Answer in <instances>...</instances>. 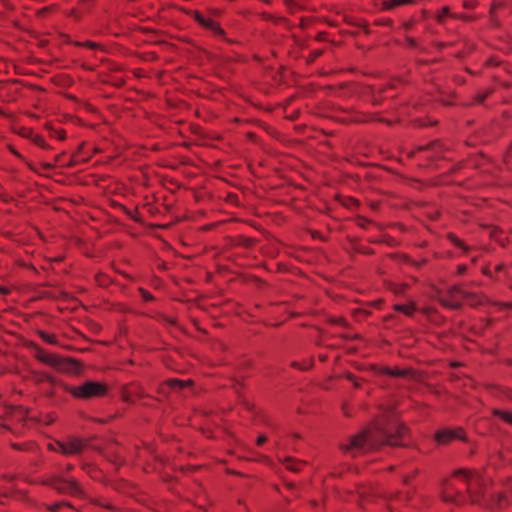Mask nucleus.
Instances as JSON below:
<instances>
[{"mask_svg":"<svg viewBox=\"0 0 512 512\" xmlns=\"http://www.w3.org/2000/svg\"><path fill=\"white\" fill-rule=\"evenodd\" d=\"M41 338H42L44 341H46L47 343H50V344L55 343V339H54V337H53V336H51V335H48V334H46V333H43V332H42V333H41Z\"/></svg>","mask_w":512,"mask_h":512,"instance_id":"aec40b11","label":"nucleus"},{"mask_svg":"<svg viewBox=\"0 0 512 512\" xmlns=\"http://www.w3.org/2000/svg\"><path fill=\"white\" fill-rule=\"evenodd\" d=\"M36 358L39 361L64 372H76L79 370V365L77 362L73 360L61 359L58 356L48 354L43 350H38L36 352Z\"/></svg>","mask_w":512,"mask_h":512,"instance_id":"20e7f679","label":"nucleus"},{"mask_svg":"<svg viewBox=\"0 0 512 512\" xmlns=\"http://www.w3.org/2000/svg\"><path fill=\"white\" fill-rule=\"evenodd\" d=\"M493 501L497 507L502 508L507 503L506 495L498 494L493 498Z\"/></svg>","mask_w":512,"mask_h":512,"instance_id":"f3484780","label":"nucleus"},{"mask_svg":"<svg viewBox=\"0 0 512 512\" xmlns=\"http://www.w3.org/2000/svg\"><path fill=\"white\" fill-rule=\"evenodd\" d=\"M468 294H469V297H463L462 300L467 301V303L473 307L480 304L481 301L477 295L469 293V292H468Z\"/></svg>","mask_w":512,"mask_h":512,"instance_id":"dca6fc26","label":"nucleus"},{"mask_svg":"<svg viewBox=\"0 0 512 512\" xmlns=\"http://www.w3.org/2000/svg\"><path fill=\"white\" fill-rule=\"evenodd\" d=\"M412 0H383L382 6L385 10H391L401 5L409 4Z\"/></svg>","mask_w":512,"mask_h":512,"instance_id":"f8f14e48","label":"nucleus"},{"mask_svg":"<svg viewBox=\"0 0 512 512\" xmlns=\"http://www.w3.org/2000/svg\"><path fill=\"white\" fill-rule=\"evenodd\" d=\"M493 413H494V415L503 419L505 422L512 424V413L501 411V410H494Z\"/></svg>","mask_w":512,"mask_h":512,"instance_id":"2eb2a0df","label":"nucleus"},{"mask_svg":"<svg viewBox=\"0 0 512 512\" xmlns=\"http://www.w3.org/2000/svg\"><path fill=\"white\" fill-rule=\"evenodd\" d=\"M168 384L175 390H182L185 386L190 385V381H181L177 379H172L168 381Z\"/></svg>","mask_w":512,"mask_h":512,"instance_id":"ddd939ff","label":"nucleus"},{"mask_svg":"<svg viewBox=\"0 0 512 512\" xmlns=\"http://www.w3.org/2000/svg\"><path fill=\"white\" fill-rule=\"evenodd\" d=\"M483 99H484V96H481V97L479 98V102H482V101H483Z\"/></svg>","mask_w":512,"mask_h":512,"instance_id":"c85d7f7f","label":"nucleus"},{"mask_svg":"<svg viewBox=\"0 0 512 512\" xmlns=\"http://www.w3.org/2000/svg\"><path fill=\"white\" fill-rule=\"evenodd\" d=\"M194 19L203 27L211 30L213 33L222 36L224 34V31L222 28L215 23L212 19L205 18L198 12H194Z\"/></svg>","mask_w":512,"mask_h":512,"instance_id":"6e6552de","label":"nucleus"},{"mask_svg":"<svg viewBox=\"0 0 512 512\" xmlns=\"http://www.w3.org/2000/svg\"><path fill=\"white\" fill-rule=\"evenodd\" d=\"M84 45L91 49H95L96 47H98V44L93 43V42H86Z\"/></svg>","mask_w":512,"mask_h":512,"instance_id":"b1692460","label":"nucleus"},{"mask_svg":"<svg viewBox=\"0 0 512 512\" xmlns=\"http://www.w3.org/2000/svg\"><path fill=\"white\" fill-rule=\"evenodd\" d=\"M448 14H449L448 8L447 7H443L441 12L437 15V20L439 22H442L445 19V17L448 16Z\"/></svg>","mask_w":512,"mask_h":512,"instance_id":"a211bd4d","label":"nucleus"},{"mask_svg":"<svg viewBox=\"0 0 512 512\" xmlns=\"http://www.w3.org/2000/svg\"><path fill=\"white\" fill-rule=\"evenodd\" d=\"M266 441V437L264 435H261L257 438V444L262 445Z\"/></svg>","mask_w":512,"mask_h":512,"instance_id":"5701e85b","label":"nucleus"},{"mask_svg":"<svg viewBox=\"0 0 512 512\" xmlns=\"http://www.w3.org/2000/svg\"><path fill=\"white\" fill-rule=\"evenodd\" d=\"M43 167L46 169V170H50L53 168V165L52 164H43Z\"/></svg>","mask_w":512,"mask_h":512,"instance_id":"393cba45","label":"nucleus"},{"mask_svg":"<svg viewBox=\"0 0 512 512\" xmlns=\"http://www.w3.org/2000/svg\"><path fill=\"white\" fill-rule=\"evenodd\" d=\"M455 476L461 478L467 484V491L473 503H480L481 494L485 492L487 481L478 472L457 470Z\"/></svg>","mask_w":512,"mask_h":512,"instance_id":"f03ea898","label":"nucleus"},{"mask_svg":"<svg viewBox=\"0 0 512 512\" xmlns=\"http://www.w3.org/2000/svg\"><path fill=\"white\" fill-rule=\"evenodd\" d=\"M63 507H69V505L65 504V503H58V504H55L54 506H51L50 510H51V512H58Z\"/></svg>","mask_w":512,"mask_h":512,"instance_id":"412c9836","label":"nucleus"},{"mask_svg":"<svg viewBox=\"0 0 512 512\" xmlns=\"http://www.w3.org/2000/svg\"><path fill=\"white\" fill-rule=\"evenodd\" d=\"M465 269H466L465 266H459L458 273H460V274L463 273L465 271Z\"/></svg>","mask_w":512,"mask_h":512,"instance_id":"a878e982","label":"nucleus"},{"mask_svg":"<svg viewBox=\"0 0 512 512\" xmlns=\"http://www.w3.org/2000/svg\"><path fill=\"white\" fill-rule=\"evenodd\" d=\"M56 447L50 446L52 450L59 451L65 455L77 454L82 450V442L79 439H72L68 442H57Z\"/></svg>","mask_w":512,"mask_h":512,"instance_id":"0eeeda50","label":"nucleus"},{"mask_svg":"<svg viewBox=\"0 0 512 512\" xmlns=\"http://www.w3.org/2000/svg\"><path fill=\"white\" fill-rule=\"evenodd\" d=\"M461 439L463 440L464 437L461 434L460 430H442L436 433L435 439L438 443H446L450 441L451 439Z\"/></svg>","mask_w":512,"mask_h":512,"instance_id":"1a4fd4ad","label":"nucleus"},{"mask_svg":"<svg viewBox=\"0 0 512 512\" xmlns=\"http://www.w3.org/2000/svg\"><path fill=\"white\" fill-rule=\"evenodd\" d=\"M75 164V161L73 159H71L67 164L66 166H73Z\"/></svg>","mask_w":512,"mask_h":512,"instance_id":"bb28decb","label":"nucleus"},{"mask_svg":"<svg viewBox=\"0 0 512 512\" xmlns=\"http://www.w3.org/2000/svg\"><path fill=\"white\" fill-rule=\"evenodd\" d=\"M50 485L59 492L69 493L72 495H81L82 491L77 482L73 479L55 476L51 479Z\"/></svg>","mask_w":512,"mask_h":512,"instance_id":"423d86ee","label":"nucleus"},{"mask_svg":"<svg viewBox=\"0 0 512 512\" xmlns=\"http://www.w3.org/2000/svg\"><path fill=\"white\" fill-rule=\"evenodd\" d=\"M394 310L401 312L407 316H412L416 308L414 303L396 304L394 305Z\"/></svg>","mask_w":512,"mask_h":512,"instance_id":"9b49d317","label":"nucleus"},{"mask_svg":"<svg viewBox=\"0 0 512 512\" xmlns=\"http://www.w3.org/2000/svg\"><path fill=\"white\" fill-rule=\"evenodd\" d=\"M67 391L76 398L89 399L103 396L106 393L107 388L103 383L86 381L79 386L67 388Z\"/></svg>","mask_w":512,"mask_h":512,"instance_id":"7ed1b4c3","label":"nucleus"},{"mask_svg":"<svg viewBox=\"0 0 512 512\" xmlns=\"http://www.w3.org/2000/svg\"><path fill=\"white\" fill-rule=\"evenodd\" d=\"M311 504H312L313 506H316V505H317V502H316V501H312V502H311Z\"/></svg>","mask_w":512,"mask_h":512,"instance_id":"cd10ccee","label":"nucleus"},{"mask_svg":"<svg viewBox=\"0 0 512 512\" xmlns=\"http://www.w3.org/2000/svg\"><path fill=\"white\" fill-rule=\"evenodd\" d=\"M285 465H286V468L293 471V472H297L299 471L300 469V465H302L301 462H298L296 460H293L291 458H286L285 459Z\"/></svg>","mask_w":512,"mask_h":512,"instance_id":"4468645a","label":"nucleus"},{"mask_svg":"<svg viewBox=\"0 0 512 512\" xmlns=\"http://www.w3.org/2000/svg\"><path fill=\"white\" fill-rule=\"evenodd\" d=\"M385 374L393 377H412L413 372L407 369H384Z\"/></svg>","mask_w":512,"mask_h":512,"instance_id":"9d476101","label":"nucleus"},{"mask_svg":"<svg viewBox=\"0 0 512 512\" xmlns=\"http://www.w3.org/2000/svg\"><path fill=\"white\" fill-rule=\"evenodd\" d=\"M140 293H141V296H142V298H143L144 300L149 301V300H151V299H152V295H151V294H149L148 292H146L145 290L140 289Z\"/></svg>","mask_w":512,"mask_h":512,"instance_id":"4be33fe9","label":"nucleus"},{"mask_svg":"<svg viewBox=\"0 0 512 512\" xmlns=\"http://www.w3.org/2000/svg\"><path fill=\"white\" fill-rule=\"evenodd\" d=\"M34 143L37 144L40 147L46 148V142L44 139L40 136H35L33 139Z\"/></svg>","mask_w":512,"mask_h":512,"instance_id":"6ab92c4d","label":"nucleus"},{"mask_svg":"<svg viewBox=\"0 0 512 512\" xmlns=\"http://www.w3.org/2000/svg\"><path fill=\"white\" fill-rule=\"evenodd\" d=\"M404 432L405 427L396 421L387 424L376 423L372 427L352 436L349 443L342 445L341 449L352 456H357L367 451L378 449L384 444L400 446L402 445L401 438Z\"/></svg>","mask_w":512,"mask_h":512,"instance_id":"f257e3e1","label":"nucleus"},{"mask_svg":"<svg viewBox=\"0 0 512 512\" xmlns=\"http://www.w3.org/2000/svg\"><path fill=\"white\" fill-rule=\"evenodd\" d=\"M435 297L443 306L458 309L461 306L462 298L469 297V294L458 286H452L445 293L437 291Z\"/></svg>","mask_w":512,"mask_h":512,"instance_id":"39448f33","label":"nucleus"}]
</instances>
